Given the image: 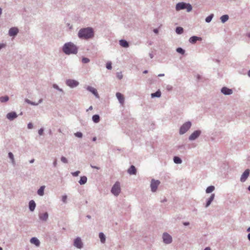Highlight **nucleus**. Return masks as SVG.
Masks as SVG:
<instances>
[{
	"label": "nucleus",
	"instance_id": "8fccbe9b",
	"mask_svg": "<svg viewBox=\"0 0 250 250\" xmlns=\"http://www.w3.org/2000/svg\"><path fill=\"white\" fill-rule=\"evenodd\" d=\"M6 45L4 43H0V50L4 48L5 47Z\"/></svg>",
	"mask_w": 250,
	"mask_h": 250
},
{
	"label": "nucleus",
	"instance_id": "e2e57ef3",
	"mask_svg": "<svg viewBox=\"0 0 250 250\" xmlns=\"http://www.w3.org/2000/svg\"><path fill=\"white\" fill-rule=\"evenodd\" d=\"M42 102V99H41L39 100V101L38 103H39V104H41Z\"/></svg>",
	"mask_w": 250,
	"mask_h": 250
},
{
	"label": "nucleus",
	"instance_id": "603ef678",
	"mask_svg": "<svg viewBox=\"0 0 250 250\" xmlns=\"http://www.w3.org/2000/svg\"><path fill=\"white\" fill-rule=\"evenodd\" d=\"M90 166L93 168H96L97 169H100V167H98L94 166H93L92 165H91Z\"/></svg>",
	"mask_w": 250,
	"mask_h": 250
},
{
	"label": "nucleus",
	"instance_id": "13d9d810",
	"mask_svg": "<svg viewBox=\"0 0 250 250\" xmlns=\"http://www.w3.org/2000/svg\"><path fill=\"white\" fill-rule=\"evenodd\" d=\"M183 225H184V226H188V225H189V222H184V223H183Z\"/></svg>",
	"mask_w": 250,
	"mask_h": 250
},
{
	"label": "nucleus",
	"instance_id": "864d4df0",
	"mask_svg": "<svg viewBox=\"0 0 250 250\" xmlns=\"http://www.w3.org/2000/svg\"><path fill=\"white\" fill-rule=\"evenodd\" d=\"M153 32L154 33L157 34L159 32V30L157 28H155L153 29Z\"/></svg>",
	"mask_w": 250,
	"mask_h": 250
},
{
	"label": "nucleus",
	"instance_id": "bf43d9fd",
	"mask_svg": "<svg viewBox=\"0 0 250 250\" xmlns=\"http://www.w3.org/2000/svg\"><path fill=\"white\" fill-rule=\"evenodd\" d=\"M149 56L151 59H152L153 58V55L152 53H149Z\"/></svg>",
	"mask_w": 250,
	"mask_h": 250
},
{
	"label": "nucleus",
	"instance_id": "412c9836",
	"mask_svg": "<svg viewBox=\"0 0 250 250\" xmlns=\"http://www.w3.org/2000/svg\"><path fill=\"white\" fill-rule=\"evenodd\" d=\"M36 205L34 200H31L29 202V208L31 211H33L36 208Z\"/></svg>",
	"mask_w": 250,
	"mask_h": 250
},
{
	"label": "nucleus",
	"instance_id": "a19ab883",
	"mask_svg": "<svg viewBox=\"0 0 250 250\" xmlns=\"http://www.w3.org/2000/svg\"><path fill=\"white\" fill-rule=\"evenodd\" d=\"M106 67L108 70H111L112 69V63L110 62L106 63Z\"/></svg>",
	"mask_w": 250,
	"mask_h": 250
},
{
	"label": "nucleus",
	"instance_id": "4be33fe9",
	"mask_svg": "<svg viewBox=\"0 0 250 250\" xmlns=\"http://www.w3.org/2000/svg\"><path fill=\"white\" fill-rule=\"evenodd\" d=\"M119 44L123 47L127 48L129 46L128 42L125 40H121L119 41Z\"/></svg>",
	"mask_w": 250,
	"mask_h": 250
},
{
	"label": "nucleus",
	"instance_id": "39448f33",
	"mask_svg": "<svg viewBox=\"0 0 250 250\" xmlns=\"http://www.w3.org/2000/svg\"><path fill=\"white\" fill-rule=\"evenodd\" d=\"M111 193L116 196H117L121 192L120 184L118 182H116L112 186L111 189Z\"/></svg>",
	"mask_w": 250,
	"mask_h": 250
},
{
	"label": "nucleus",
	"instance_id": "ea45409f",
	"mask_svg": "<svg viewBox=\"0 0 250 250\" xmlns=\"http://www.w3.org/2000/svg\"><path fill=\"white\" fill-rule=\"evenodd\" d=\"M67 196L66 195H63L62 196V202L63 203L66 204L67 203Z\"/></svg>",
	"mask_w": 250,
	"mask_h": 250
},
{
	"label": "nucleus",
	"instance_id": "a18cd8bd",
	"mask_svg": "<svg viewBox=\"0 0 250 250\" xmlns=\"http://www.w3.org/2000/svg\"><path fill=\"white\" fill-rule=\"evenodd\" d=\"M44 129L43 128H40L38 131V133L40 135H42Z\"/></svg>",
	"mask_w": 250,
	"mask_h": 250
},
{
	"label": "nucleus",
	"instance_id": "4d7b16f0",
	"mask_svg": "<svg viewBox=\"0 0 250 250\" xmlns=\"http://www.w3.org/2000/svg\"><path fill=\"white\" fill-rule=\"evenodd\" d=\"M172 86H170V85H167V89L168 90H171L172 89Z\"/></svg>",
	"mask_w": 250,
	"mask_h": 250
},
{
	"label": "nucleus",
	"instance_id": "423d86ee",
	"mask_svg": "<svg viewBox=\"0 0 250 250\" xmlns=\"http://www.w3.org/2000/svg\"><path fill=\"white\" fill-rule=\"evenodd\" d=\"M160 182L158 180L152 179L151 181L150 188L152 192L156 191L158 186L160 185Z\"/></svg>",
	"mask_w": 250,
	"mask_h": 250
},
{
	"label": "nucleus",
	"instance_id": "c9c22d12",
	"mask_svg": "<svg viewBox=\"0 0 250 250\" xmlns=\"http://www.w3.org/2000/svg\"><path fill=\"white\" fill-rule=\"evenodd\" d=\"M176 51L182 55H184L185 53V50L181 47L177 48L176 49Z\"/></svg>",
	"mask_w": 250,
	"mask_h": 250
},
{
	"label": "nucleus",
	"instance_id": "72a5a7b5",
	"mask_svg": "<svg viewBox=\"0 0 250 250\" xmlns=\"http://www.w3.org/2000/svg\"><path fill=\"white\" fill-rule=\"evenodd\" d=\"M175 31L177 34H181L183 33L184 29L182 27H177Z\"/></svg>",
	"mask_w": 250,
	"mask_h": 250
},
{
	"label": "nucleus",
	"instance_id": "dca6fc26",
	"mask_svg": "<svg viewBox=\"0 0 250 250\" xmlns=\"http://www.w3.org/2000/svg\"><path fill=\"white\" fill-rule=\"evenodd\" d=\"M116 96L117 98L118 99L119 103L122 104L123 105L125 103V98L122 94L119 92H117L116 94Z\"/></svg>",
	"mask_w": 250,
	"mask_h": 250
},
{
	"label": "nucleus",
	"instance_id": "5fc2aeb1",
	"mask_svg": "<svg viewBox=\"0 0 250 250\" xmlns=\"http://www.w3.org/2000/svg\"><path fill=\"white\" fill-rule=\"evenodd\" d=\"M31 105H38L39 104V103H36L33 102H31V103H30Z\"/></svg>",
	"mask_w": 250,
	"mask_h": 250
},
{
	"label": "nucleus",
	"instance_id": "f8f14e48",
	"mask_svg": "<svg viewBox=\"0 0 250 250\" xmlns=\"http://www.w3.org/2000/svg\"><path fill=\"white\" fill-rule=\"evenodd\" d=\"M221 92L225 95H230L233 93V91L231 89L225 86L221 88Z\"/></svg>",
	"mask_w": 250,
	"mask_h": 250
},
{
	"label": "nucleus",
	"instance_id": "0e129e2a",
	"mask_svg": "<svg viewBox=\"0 0 250 250\" xmlns=\"http://www.w3.org/2000/svg\"><path fill=\"white\" fill-rule=\"evenodd\" d=\"M165 76V74H160L158 75V77H163V76Z\"/></svg>",
	"mask_w": 250,
	"mask_h": 250
},
{
	"label": "nucleus",
	"instance_id": "9d476101",
	"mask_svg": "<svg viewBox=\"0 0 250 250\" xmlns=\"http://www.w3.org/2000/svg\"><path fill=\"white\" fill-rule=\"evenodd\" d=\"M74 246L78 249H81L83 247V243L80 237H77L74 240Z\"/></svg>",
	"mask_w": 250,
	"mask_h": 250
},
{
	"label": "nucleus",
	"instance_id": "58836bf2",
	"mask_svg": "<svg viewBox=\"0 0 250 250\" xmlns=\"http://www.w3.org/2000/svg\"><path fill=\"white\" fill-rule=\"evenodd\" d=\"M75 136L78 138H81L83 137V133L81 132H77L74 134Z\"/></svg>",
	"mask_w": 250,
	"mask_h": 250
},
{
	"label": "nucleus",
	"instance_id": "69168bd1",
	"mask_svg": "<svg viewBox=\"0 0 250 250\" xmlns=\"http://www.w3.org/2000/svg\"><path fill=\"white\" fill-rule=\"evenodd\" d=\"M248 239L250 241V232L248 234Z\"/></svg>",
	"mask_w": 250,
	"mask_h": 250
},
{
	"label": "nucleus",
	"instance_id": "37998d69",
	"mask_svg": "<svg viewBox=\"0 0 250 250\" xmlns=\"http://www.w3.org/2000/svg\"><path fill=\"white\" fill-rule=\"evenodd\" d=\"M80 171H76L75 172H72L71 174L73 176H75V177H76V176H78L79 175V174H80Z\"/></svg>",
	"mask_w": 250,
	"mask_h": 250
},
{
	"label": "nucleus",
	"instance_id": "f03ea898",
	"mask_svg": "<svg viewBox=\"0 0 250 250\" xmlns=\"http://www.w3.org/2000/svg\"><path fill=\"white\" fill-rule=\"evenodd\" d=\"M63 52L67 55L76 54L78 51V47L73 42L65 43L62 47Z\"/></svg>",
	"mask_w": 250,
	"mask_h": 250
},
{
	"label": "nucleus",
	"instance_id": "9b49d317",
	"mask_svg": "<svg viewBox=\"0 0 250 250\" xmlns=\"http://www.w3.org/2000/svg\"><path fill=\"white\" fill-rule=\"evenodd\" d=\"M250 170L249 169H247L242 174L240 177V181L241 182H244L246 181L250 175Z\"/></svg>",
	"mask_w": 250,
	"mask_h": 250
},
{
	"label": "nucleus",
	"instance_id": "338daca9",
	"mask_svg": "<svg viewBox=\"0 0 250 250\" xmlns=\"http://www.w3.org/2000/svg\"><path fill=\"white\" fill-rule=\"evenodd\" d=\"M204 250H210V248L209 247H206Z\"/></svg>",
	"mask_w": 250,
	"mask_h": 250
},
{
	"label": "nucleus",
	"instance_id": "cd10ccee",
	"mask_svg": "<svg viewBox=\"0 0 250 250\" xmlns=\"http://www.w3.org/2000/svg\"><path fill=\"white\" fill-rule=\"evenodd\" d=\"M44 186H41L37 191L38 194L41 196H42L44 195Z\"/></svg>",
	"mask_w": 250,
	"mask_h": 250
},
{
	"label": "nucleus",
	"instance_id": "a878e982",
	"mask_svg": "<svg viewBox=\"0 0 250 250\" xmlns=\"http://www.w3.org/2000/svg\"><path fill=\"white\" fill-rule=\"evenodd\" d=\"M161 96V92L160 90H157L155 93H153L151 94V98H160Z\"/></svg>",
	"mask_w": 250,
	"mask_h": 250
},
{
	"label": "nucleus",
	"instance_id": "680f3d73",
	"mask_svg": "<svg viewBox=\"0 0 250 250\" xmlns=\"http://www.w3.org/2000/svg\"><path fill=\"white\" fill-rule=\"evenodd\" d=\"M93 109V107L92 106H90L88 108V109H87V111H88V110H91Z\"/></svg>",
	"mask_w": 250,
	"mask_h": 250
},
{
	"label": "nucleus",
	"instance_id": "f257e3e1",
	"mask_svg": "<svg viewBox=\"0 0 250 250\" xmlns=\"http://www.w3.org/2000/svg\"><path fill=\"white\" fill-rule=\"evenodd\" d=\"M94 29L91 27L82 28L78 33V37L80 39L88 40L94 37Z\"/></svg>",
	"mask_w": 250,
	"mask_h": 250
},
{
	"label": "nucleus",
	"instance_id": "4468645a",
	"mask_svg": "<svg viewBox=\"0 0 250 250\" xmlns=\"http://www.w3.org/2000/svg\"><path fill=\"white\" fill-rule=\"evenodd\" d=\"M19 32V29L17 27H12L9 30L8 34L10 36H15Z\"/></svg>",
	"mask_w": 250,
	"mask_h": 250
},
{
	"label": "nucleus",
	"instance_id": "f704fd0d",
	"mask_svg": "<svg viewBox=\"0 0 250 250\" xmlns=\"http://www.w3.org/2000/svg\"><path fill=\"white\" fill-rule=\"evenodd\" d=\"M213 16L214 15L213 14H211L210 15L208 16L205 19L206 22L207 23L210 22L211 21Z\"/></svg>",
	"mask_w": 250,
	"mask_h": 250
},
{
	"label": "nucleus",
	"instance_id": "09e8293b",
	"mask_svg": "<svg viewBox=\"0 0 250 250\" xmlns=\"http://www.w3.org/2000/svg\"><path fill=\"white\" fill-rule=\"evenodd\" d=\"M53 165L54 167H56L57 165V160L56 159L53 162Z\"/></svg>",
	"mask_w": 250,
	"mask_h": 250
},
{
	"label": "nucleus",
	"instance_id": "2eb2a0df",
	"mask_svg": "<svg viewBox=\"0 0 250 250\" xmlns=\"http://www.w3.org/2000/svg\"><path fill=\"white\" fill-rule=\"evenodd\" d=\"M86 89L88 91L91 92L96 98H99V95L96 89L91 86H88L86 87Z\"/></svg>",
	"mask_w": 250,
	"mask_h": 250
},
{
	"label": "nucleus",
	"instance_id": "e433bc0d",
	"mask_svg": "<svg viewBox=\"0 0 250 250\" xmlns=\"http://www.w3.org/2000/svg\"><path fill=\"white\" fill-rule=\"evenodd\" d=\"M82 62L83 63H87L89 62L90 60L87 58L83 57L82 59Z\"/></svg>",
	"mask_w": 250,
	"mask_h": 250
},
{
	"label": "nucleus",
	"instance_id": "3c124183",
	"mask_svg": "<svg viewBox=\"0 0 250 250\" xmlns=\"http://www.w3.org/2000/svg\"><path fill=\"white\" fill-rule=\"evenodd\" d=\"M25 102L26 103H27V104H30V103H31V102H32V101H30V100H29V99H25Z\"/></svg>",
	"mask_w": 250,
	"mask_h": 250
},
{
	"label": "nucleus",
	"instance_id": "79ce46f5",
	"mask_svg": "<svg viewBox=\"0 0 250 250\" xmlns=\"http://www.w3.org/2000/svg\"><path fill=\"white\" fill-rule=\"evenodd\" d=\"M61 160L63 163L66 164V163H68L67 159L65 157H64V156H62L61 157Z\"/></svg>",
	"mask_w": 250,
	"mask_h": 250
},
{
	"label": "nucleus",
	"instance_id": "774afa93",
	"mask_svg": "<svg viewBox=\"0 0 250 250\" xmlns=\"http://www.w3.org/2000/svg\"><path fill=\"white\" fill-rule=\"evenodd\" d=\"M248 75L250 77V70L248 71Z\"/></svg>",
	"mask_w": 250,
	"mask_h": 250
},
{
	"label": "nucleus",
	"instance_id": "6ab92c4d",
	"mask_svg": "<svg viewBox=\"0 0 250 250\" xmlns=\"http://www.w3.org/2000/svg\"><path fill=\"white\" fill-rule=\"evenodd\" d=\"M39 216L40 220L43 221H46L48 218V213L45 212L43 213L40 214Z\"/></svg>",
	"mask_w": 250,
	"mask_h": 250
},
{
	"label": "nucleus",
	"instance_id": "a211bd4d",
	"mask_svg": "<svg viewBox=\"0 0 250 250\" xmlns=\"http://www.w3.org/2000/svg\"><path fill=\"white\" fill-rule=\"evenodd\" d=\"M202 38L195 36L191 37L189 39V42L192 44H194L197 41H201Z\"/></svg>",
	"mask_w": 250,
	"mask_h": 250
},
{
	"label": "nucleus",
	"instance_id": "7ed1b4c3",
	"mask_svg": "<svg viewBox=\"0 0 250 250\" xmlns=\"http://www.w3.org/2000/svg\"><path fill=\"white\" fill-rule=\"evenodd\" d=\"M175 9L177 11L181 10L187 9V12H189L192 10V7L189 3L181 2L176 4Z\"/></svg>",
	"mask_w": 250,
	"mask_h": 250
},
{
	"label": "nucleus",
	"instance_id": "20e7f679",
	"mask_svg": "<svg viewBox=\"0 0 250 250\" xmlns=\"http://www.w3.org/2000/svg\"><path fill=\"white\" fill-rule=\"evenodd\" d=\"M192 125L190 121H187L183 124L179 129V134L183 135L186 133L191 127Z\"/></svg>",
	"mask_w": 250,
	"mask_h": 250
},
{
	"label": "nucleus",
	"instance_id": "aec40b11",
	"mask_svg": "<svg viewBox=\"0 0 250 250\" xmlns=\"http://www.w3.org/2000/svg\"><path fill=\"white\" fill-rule=\"evenodd\" d=\"M127 172L130 175H135L137 172L136 168L135 166L132 165L128 169Z\"/></svg>",
	"mask_w": 250,
	"mask_h": 250
},
{
	"label": "nucleus",
	"instance_id": "473e14b6",
	"mask_svg": "<svg viewBox=\"0 0 250 250\" xmlns=\"http://www.w3.org/2000/svg\"><path fill=\"white\" fill-rule=\"evenodd\" d=\"M9 98L8 96L0 97V102L1 103H6L8 101Z\"/></svg>",
	"mask_w": 250,
	"mask_h": 250
},
{
	"label": "nucleus",
	"instance_id": "4c0bfd02",
	"mask_svg": "<svg viewBox=\"0 0 250 250\" xmlns=\"http://www.w3.org/2000/svg\"><path fill=\"white\" fill-rule=\"evenodd\" d=\"M53 87L58 90H59L60 92H63V90L62 88H60L59 86L56 84H53Z\"/></svg>",
	"mask_w": 250,
	"mask_h": 250
},
{
	"label": "nucleus",
	"instance_id": "6e6552de",
	"mask_svg": "<svg viewBox=\"0 0 250 250\" xmlns=\"http://www.w3.org/2000/svg\"><path fill=\"white\" fill-rule=\"evenodd\" d=\"M163 240L164 243L169 244L172 241V237L167 233L165 232L163 234Z\"/></svg>",
	"mask_w": 250,
	"mask_h": 250
},
{
	"label": "nucleus",
	"instance_id": "c756f323",
	"mask_svg": "<svg viewBox=\"0 0 250 250\" xmlns=\"http://www.w3.org/2000/svg\"><path fill=\"white\" fill-rule=\"evenodd\" d=\"M173 162L176 164H181L182 163V160L179 157L174 156L173 157Z\"/></svg>",
	"mask_w": 250,
	"mask_h": 250
},
{
	"label": "nucleus",
	"instance_id": "393cba45",
	"mask_svg": "<svg viewBox=\"0 0 250 250\" xmlns=\"http://www.w3.org/2000/svg\"><path fill=\"white\" fill-rule=\"evenodd\" d=\"M99 237L100 239L101 242L103 244L104 243L106 240V237L103 232H100L99 234Z\"/></svg>",
	"mask_w": 250,
	"mask_h": 250
},
{
	"label": "nucleus",
	"instance_id": "de8ad7c7",
	"mask_svg": "<svg viewBox=\"0 0 250 250\" xmlns=\"http://www.w3.org/2000/svg\"><path fill=\"white\" fill-rule=\"evenodd\" d=\"M33 127V124L31 123H29L27 125V127L29 129H32Z\"/></svg>",
	"mask_w": 250,
	"mask_h": 250
},
{
	"label": "nucleus",
	"instance_id": "f3484780",
	"mask_svg": "<svg viewBox=\"0 0 250 250\" xmlns=\"http://www.w3.org/2000/svg\"><path fill=\"white\" fill-rule=\"evenodd\" d=\"M214 197H215V194L214 193L211 194L210 197L207 201L206 205L205 206L206 208H208L210 205L211 202L214 200Z\"/></svg>",
	"mask_w": 250,
	"mask_h": 250
},
{
	"label": "nucleus",
	"instance_id": "c85d7f7f",
	"mask_svg": "<svg viewBox=\"0 0 250 250\" xmlns=\"http://www.w3.org/2000/svg\"><path fill=\"white\" fill-rule=\"evenodd\" d=\"M87 177L85 176H82L80 180L79 181V183L82 185L85 184L87 182Z\"/></svg>",
	"mask_w": 250,
	"mask_h": 250
},
{
	"label": "nucleus",
	"instance_id": "5701e85b",
	"mask_svg": "<svg viewBox=\"0 0 250 250\" xmlns=\"http://www.w3.org/2000/svg\"><path fill=\"white\" fill-rule=\"evenodd\" d=\"M30 241L31 243L35 245L36 246H39L40 244V241L36 237H32Z\"/></svg>",
	"mask_w": 250,
	"mask_h": 250
},
{
	"label": "nucleus",
	"instance_id": "b1692460",
	"mask_svg": "<svg viewBox=\"0 0 250 250\" xmlns=\"http://www.w3.org/2000/svg\"><path fill=\"white\" fill-rule=\"evenodd\" d=\"M8 157L11 160V163L13 166L16 165V162L14 158V156L11 152H9L8 154Z\"/></svg>",
	"mask_w": 250,
	"mask_h": 250
},
{
	"label": "nucleus",
	"instance_id": "0eeeda50",
	"mask_svg": "<svg viewBox=\"0 0 250 250\" xmlns=\"http://www.w3.org/2000/svg\"><path fill=\"white\" fill-rule=\"evenodd\" d=\"M66 84L70 88H74L79 85V83L75 80L67 79L65 82Z\"/></svg>",
	"mask_w": 250,
	"mask_h": 250
},
{
	"label": "nucleus",
	"instance_id": "49530a36",
	"mask_svg": "<svg viewBox=\"0 0 250 250\" xmlns=\"http://www.w3.org/2000/svg\"><path fill=\"white\" fill-rule=\"evenodd\" d=\"M178 149H183L184 150L185 149V146L184 145L179 146H178Z\"/></svg>",
	"mask_w": 250,
	"mask_h": 250
},
{
	"label": "nucleus",
	"instance_id": "bb28decb",
	"mask_svg": "<svg viewBox=\"0 0 250 250\" xmlns=\"http://www.w3.org/2000/svg\"><path fill=\"white\" fill-rule=\"evenodd\" d=\"M92 121L95 123H98L100 121V117L98 114L94 115L92 117Z\"/></svg>",
	"mask_w": 250,
	"mask_h": 250
},
{
	"label": "nucleus",
	"instance_id": "c03bdc74",
	"mask_svg": "<svg viewBox=\"0 0 250 250\" xmlns=\"http://www.w3.org/2000/svg\"><path fill=\"white\" fill-rule=\"evenodd\" d=\"M117 78L121 80L123 78V75L121 72H118L117 74Z\"/></svg>",
	"mask_w": 250,
	"mask_h": 250
},
{
	"label": "nucleus",
	"instance_id": "052dcab7",
	"mask_svg": "<svg viewBox=\"0 0 250 250\" xmlns=\"http://www.w3.org/2000/svg\"><path fill=\"white\" fill-rule=\"evenodd\" d=\"M35 161V160L34 159H31V160L29 161V163H31V164H32Z\"/></svg>",
	"mask_w": 250,
	"mask_h": 250
},
{
	"label": "nucleus",
	"instance_id": "2f4dec72",
	"mask_svg": "<svg viewBox=\"0 0 250 250\" xmlns=\"http://www.w3.org/2000/svg\"><path fill=\"white\" fill-rule=\"evenodd\" d=\"M229 16L228 15H224L220 18V20L222 23H225L229 20Z\"/></svg>",
	"mask_w": 250,
	"mask_h": 250
},
{
	"label": "nucleus",
	"instance_id": "7c9ffc66",
	"mask_svg": "<svg viewBox=\"0 0 250 250\" xmlns=\"http://www.w3.org/2000/svg\"><path fill=\"white\" fill-rule=\"evenodd\" d=\"M215 189V187L213 186H210L208 187L206 189V192L207 193H210L214 191Z\"/></svg>",
	"mask_w": 250,
	"mask_h": 250
},
{
	"label": "nucleus",
	"instance_id": "1a4fd4ad",
	"mask_svg": "<svg viewBox=\"0 0 250 250\" xmlns=\"http://www.w3.org/2000/svg\"><path fill=\"white\" fill-rule=\"evenodd\" d=\"M201 134V131L200 130H197L194 131L189 136L188 139L189 141H194L197 139Z\"/></svg>",
	"mask_w": 250,
	"mask_h": 250
},
{
	"label": "nucleus",
	"instance_id": "6e6d98bb",
	"mask_svg": "<svg viewBox=\"0 0 250 250\" xmlns=\"http://www.w3.org/2000/svg\"><path fill=\"white\" fill-rule=\"evenodd\" d=\"M196 78H197V79L198 80H200V79H201V76L200 75L197 74V76H196Z\"/></svg>",
	"mask_w": 250,
	"mask_h": 250
},
{
	"label": "nucleus",
	"instance_id": "ddd939ff",
	"mask_svg": "<svg viewBox=\"0 0 250 250\" xmlns=\"http://www.w3.org/2000/svg\"><path fill=\"white\" fill-rule=\"evenodd\" d=\"M18 117V115L15 111H12L7 114L6 118L10 121H13Z\"/></svg>",
	"mask_w": 250,
	"mask_h": 250
}]
</instances>
